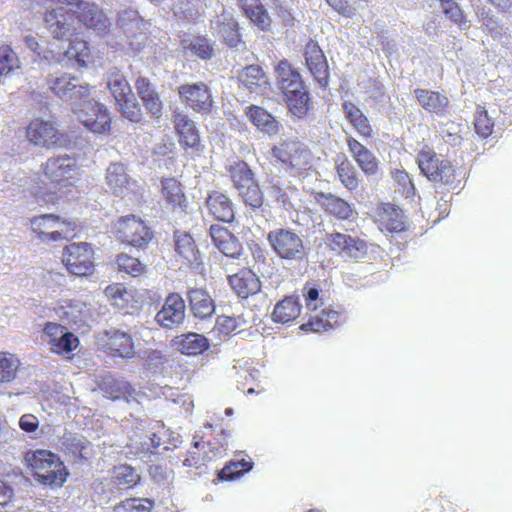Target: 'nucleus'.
Listing matches in <instances>:
<instances>
[{"label":"nucleus","instance_id":"1","mask_svg":"<svg viewBox=\"0 0 512 512\" xmlns=\"http://www.w3.org/2000/svg\"><path fill=\"white\" fill-rule=\"evenodd\" d=\"M276 85L284 96L290 112L299 118L309 110V93L300 73L283 59L275 67Z\"/></svg>","mask_w":512,"mask_h":512},{"label":"nucleus","instance_id":"2","mask_svg":"<svg viewBox=\"0 0 512 512\" xmlns=\"http://www.w3.org/2000/svg\"><path fill=\"white\" fill-rule=\"evenodd\" d=\"M227 171L243 203L254 212L263 211L264 195L250 166L244 161L237 160L227 167Z\"/></svg>","mask_w":512,"mask_h":512},{"label":"nucleus","instance_id":"3","mask_svg":"<svg viewBox=\"0 0 512 512\" xmlns=\"http://www.w3.org/2000/svg\"><path fill=\"white\" fill-rule=\"evenodd\" d=\"M267 241L277 257L287 263L307 260L309 247L303 235L292 228H276L268 232Z\"/></svg>","mask_w":512,"mask_h":512},{"label":"nucleus","instance_id":"4","mask_svg":"<svg viewBox=\"0 0 512 512\" xmlns=\"http://www.w3.org/2000/svg\"><path fill=\"white\" fill-rule=\"evenodd\" d=\"M48 88L63 102L70 103L72 109L90 96V86L77 76L68 73L49 75Z\"/></svg>","mask_w":512,"mask_h":512},{"label":"nucleus","instance_id":"5","mask_svg":"<svg viewBox=\"0 0 512 512\" xmlns=\"http://www.w3.org/2000/svg\"><path fill=\"white\" fill-rule=\"evenodd\" d=\"M417 164L421 173L436 184L451 185L454 182V168L450 161L441 159L432 150H422L417 155Z\"/></svg>","mask_w":512,"mask_h":512},{"label":"nucleus","instance_id":"6","mask_svg":"<svg viewBox=\"0 0 512 512\" xmlns=\"http://www.w3.org/2000/svg\"><path fill=\"white\" fill-rule=\"evenodd\" d=\"M114 232L122 242L140 249L147 247L153 238L152 230L134 215L119 218L114 225Z\"/></svg>","mask_w":512,"mask_h":512},{"label":"nucleus","instance_id":"7","mask_svg":"<svg viewBox=\"0 0 512 512\" xmlns=\"http://www.w3.org/2000/svg\"><path fill=\"white\" fill-rule=\"evenodd\" d=\"M38 56L49 66L59 64L62 67H87L88 63L92 61L90 48L87 42L83 40L70 42L68 49L63 53H55L52 50L44 49L38 52Z\"/></svg>","mask_w":512,"mask_h":512},{"label":"nucleus","instance_id":"8","mask_svg":"<svg viewBox=\"0 0 512 512\" xmlns=\"http://www.w3.org/2000/svg\"><path fill=\"white\" fill-rule=\"evenodd\" d=\"M72 112L92 132L104 133L110 128L111 118L107 108L89 97L75 106Z\"/></svg>","mask_w":512,"mask_h":512},{"label":"nucleus","instance_id":"9","mask_svg":"<svg viewBox=\"0 0 512 512\" xmlns=\"http://www.w3.org/2000/svg\"><path fill=\"white\" fill-rule=\"evenodd\" d=\"M180 101L202 115L212 112L214 100L210 87L202 81L182 84L177 88Z\"/></svg>","mask_w":512,"mask_h":512},{"label":"nucleus","instance_id":"10","mask_svg":"<svg viewBox=\"0 0 512 512\" xmlns=\"http://www.w3.org/2000/svg\"><path fill=\"white\" fill-rule=\"evenodd\" d=\"M94 253L89 243H71L65 247L63 261L67 270L76 276H89L94 271Z\"/></svg>","mask_w":512,"mask_h":512},{"label":"nucleus","instance_id":"11","mask_svg":"<svg viewBox=\"0 0 512 512\" xmlns=\"http://www.w3.org/2000/svg\"><path fill=\"white\" fill-rule=\"evenodd\" d=\"M272 157L292 169H305L309 164L310 151L305 144L298 140H283L271 148Z\"/></svg>","mask_w":512,"mask_h":512},{"label":"nucleus","instance_id":"12","mask_svg":"<svg viewBox=\"0 0 512 512\" xmlns=\"http://www.w3.org/2000/svg\"><path fill=\"white\" fill-rule=\"evenodd\" d=\"M186 305L178 293H169L154 320L163 329H178L185 321Z\"/></svg>","mask_w":512,"mask_h":512},{"label":"nucleus","instance_id":"13","mask_svg":"<svg viewBox=\"0 0 512 512\" xmlns=\"http://www.w3.org/2000/svg\"><path fill=\"white\" fill-rule=\"evenodd\" d=\"M32 230L39 233L43 240L58 241L68 239L75 223L60 221L53 214H45L31 220Z\"/></svg>","mask_w":512,"mask_h":512},{"label":"nucleus","instance_id":"14","mask_svg":"<svg viewBox=\"0 0 512 512\" xmlns=\"http://www.w3.org/2000/svg\"><path fill=\"white\" fill-rule=\"evenodd\" d=\"M28 140L34 145L51 148L62 147L66 144V137L60 133L51 121L35 119L26 131Z\"/></svg>","mask_w":512,"mask_h":512},{"label":"nucleus","instance_id":"15","mask_svg":"<svg viewBox=\"0 0 512 512\" xmlns=\"http://www.w3.org/2000/svg\"><path fill=\"white\" fill-rule=\"evenodd\" d=\"M325 242L343 258L358 261L367 255V243L358 237L335 232L327 234Z\"/></svg>","mask_w":512,"mask_h":512},{"label":"nucleus","instance_id":"16","mask_svg":"<svg viewBox=\"0 0 512 512\" xmlns=\"http://www.w3.org/2000/svg\"><path fill=\"white\" fill-rule=\"evenodd\" d=\"M43 20L46 29L55 39H69L75 31L73 14L63 7L46 10Z\"/></svg>","mask_w":512,"mask_h":512},{"label":"nucleus","instance_id":"17","mask_svg":"<svg viewBox=\"0 0 512 512\" xmlns=\"http://www.w3.org/2000/svg\"><path fill=\"white\" fill-rule=\"evenodd\" d=\"M43 332L54 353L68 355L79 345L77 336L60 324L47 322Z\"/></svg>","mask_w":512,"mask_h":512},{"label":"nucleus","instance_id":"18","mask_svg":"<svg viewBox=\"0 0 512 512\" xmlns=\"http://www.w3.org/2000/svg\"><path fill=\"white\" fill-rule=\"evenodd\" d=\"M137 96L148 114L159 119L163 115V101L156 86L149 78L139 75L134 83Z\"/></svg>","mask_w":512,"mask_h":512},{"label":"nucleus","instance_id":"19","mask_svg":"<svg viewBox=\"0 0 512 512\" xmlns=\"http://www.w3.org/2000/svg\"><path fill=\"white\" fill-rule=\"evenodd\" d=\"M78 19L87 28L93 29L98 34H105L109 31L111 20L95 3L82 1L77 6Z\"/></svg>","mask_w":512,"mask_h":512},{"label":"nucleus","instance_id":"20","mask_svg":"<svg viewBox=\"0 0 512 512\" xmlns=\"http://www.w3.org/2000/svg\"><path fill=\"white\" fill-rule=\"evenodd\" d=\"M306 65L321 87L329 83V71L326 57L317 42L309 41L304 50Z\"/></svg>","mask_w":512,"mask_h":512},{"label":"nucleus","instance_id":"21","mask_svg":"<svg viewBox=\"0 0 512 512\" xmlns=\"http://www.w3.org/2000/svg\"><path fill=\"white\" fill-rule=\"evenodd\" d=\"M77 172L76 160L67 154L51 157L44 165V174L56 183L73 179Z\"/></svg>","mask_w":512,"mask_h":512},{"label":"nucleus","instance_id":"22","mask_svg":"<svg viewBox=\"0 0 512 512\" xmlns=\"http://www.w3.org/2000/svg\"><path fill=\"white\" fill-rule=\"evenodd\" d=\"M212 34L220 37L228 46L236 47L240 42L238 23L230 12L223 11L210 20Z\"/></svg>","mask_w":512,"mask_h":512},{"label":"nucleus","instance_id":"23","mask_svg":"<svg viewBox=\"0 0 512 512\" xmlns=\"http://www.w3.org/2000/svg\"><path fill=\"white\" fill-rule=\"evenodd\" d=\"M105 347L113 356L132 359L136 355L135 344L130 333L116 328L105 331Z\"/></svg>","mask_w":512,"mask_h":512},{"label":"nucleus","instance_id":"24","mask_svg":"<svg viewBox=\"0 0 512 512\" xmlns=\"http://www.w3.org/2000/svg\"><path fill=\"white\" fill-rule=\"evenodd\" d=\"M209 233L213 244L225 256L239 258L243 247L238 238L232 234L226 227L213 224L210 226Z\"/></svg>","mask_w":512,"mask_h":512},{"label":"nucleus","instance_id":"25","mask_svg":"<svg viewBox=\"0 0 512 512\" xmlns=\"http://www.w3.org/2000/svg\"><path fill=\"white\" fill-rule=\"evenodd\" d=\"M376 223L382 232L388 233H399L407 227L404 212L389 203L377 209Z\"/></svg>","mask_w":512,"mask_h":512},{"label":"nucleus","instance_id":"26","mask_svg":"<svg viewBox=\"0 0 512 512\" xmlns=\"http://www.w3.org/2000/svg\"><path fill=\"white\" fill-rule=\"evenodd\" d=\"M173 123L179 136V143L185 149H196L200 144V136L195 122L184 112L175 110L173 112Z\"/></svg>","mask_w":512,"mask_h":512},{"label":"nucleus","instance_id":"27","mask_svg":"<svg viewBox=\"0 0 512 512\" xmlns=\"http://www.w3.org/2000/svg\"><path fill=\"white\" fill-rule=\"evenodd\" d=\"M172 347L183 355L197 356L210 348V341L203 334L188 332L174 337Z\"/></svg>","mask_w":512,"mask_h":512},{"label":"nucleus","instance_id":"28","mask_svg":"<svg viewBox=\"0 0 512 512\" xmlns=\"http://www.w3.org/2000/svg\"><path fill=\"white\" fill-rule=\"evenodd\" d=\"M99 389L106 397L114 401L120 399H124L127 402L137 400L136 389L123 378L104 377L99 384Z\"/></svg>","mask_w":512,"mask_h":512},{"label":"nucleus","instance_id":"29","mask_svg":"<svg viewBox=\"0 0 512 512\" xmlns=\"http://www.w3.org/2000/svg\"><path fill=\"white\" fill-rule=\"evenodd\" d=\"M206 205L211 214L216 220L232 223L235 219V208L232 200L220 191H212L208 194Z\"/></svg>","mask_w":512,"mask_h":512},{"label":"nucleus","instance_id":"30","mask_svg":"<svg viewBox=\"0 0 512 512\" xmlns=\"http://www.w3.org/2000/svg\"><path fill=\"white\" fill-rule=\"evenodd\" d=\"M315 200L322 209L340 220H348L357 214L352 204L332 193L319 192Z\"/></svg>","mask_w":512,"mask_h":512},{"label":"nucleus","instance_id":"31","mask_svg":"<svg viewBox=\"0 0 512 512\" xmlns=\"http://www.w3.org/2000/svg\"><path fill=\"white\" fill-rule=\"evenodd\" d=\"M238 81L250 93L263 94L269 87V79L259 65H248L237 74Z\"/></svg>","mask_w":512,"mask_h":512},{"label":"nucleus","instance_id":"32","mask_svg":"<svg viewBox=\"0 0 512 512\" xmlns=\"http://www.w3.org/2000/svg\"><path fill=\"white\" fill-rule=\"evenodd\" d=\"M245 114L260 132L269 137L277 135L282 128L280 122L271 113L260 106L250 105L246 107Z\"/></svg>","mask_w":512,"mask_h":512},{"label":"nucleus","instance_id":"33","mask_svg":"<svg viewBox=\"0 0 512 512\" xmlns=\"http://www.w3.org/2000/svg\"><path fill=\"white\" fill-rule=\"evenodd\" d=\"M189 308L194 317L207 319L215 312V304L209 293L202 288H191L187 291Z\"/></svg>","mask_w":512,"mask_h":512},{"label":"nucleus","instance_id":"34","mask_svg":"<svg viewBox=\"0 0 512 512\" xmlns=\"http://www.w3.org/2000/svg\"><path fill=\"white\" fill-rule=\"evenodd\" d=\"M228 280L231 288L241 298L257 294L261 289L259 278L251 270H242L229 276Z\"/></svg>","mask_w":512,"mask_h":512},{"label":"nucleus","instance_id":"35","mask_svg":"<svg viewBox=\"0 0 512 512\" xmlns=\"http://www.w3.org/2000/svg\"><path fill=\"white\" fill-rule=\"evenodd\" d=\"M25 461L32 469L36 479H38L40 474L44 473V471L50 468L55 469V467H60V458L49 450L28 451L25 454Z\"/></svg>","mask_w":512,"mask_h":512},{"label":"nucleus","instance_id":"36","mask_svg":"<svg viewBox=\"0 0 512 512\" xmlns=\"http://www.w3.org/2000/svg\"><path fill=\"white\" fill-rule=\"evenodd\" d=\"M347 145L358 166L366 175H375L378 161L371 151L353 137H348Z\"/></svg>","mask_w":512,"mask_h":512},{"label":"nucleus","instance_id":"37","mask_svg":"<svg viewBox=\"0 0 512 512\" xmlns=\"http://www.w3.org/2000/svg\"><path fill=\"white\" fill-rule=\"evenodd\" d=\"M244 15L260 30L267 31L272 19L259 0H238Z\"/></svg>","mask_w":512,"mask_h":512},{"label":"nucleus","instance_id":"38","mask_svg":"<svg viewBox=\"0 0 512 512\" xmlns=\"http://www.w3.org/2000/svg\"><path fill=\"white\" fill-rule=\"evenodd\" d=\"M175 251L191 266L200 263V252L196 247L193 237L187 232L176 231L174 233Z\"/></svg>","mask_w":512,"mask_h":512},{"label":"nucleus","instance_id":"39","mask_svg":"<svg viewBox=\"0 0 512 512\" xmlns=\"http://www.w3.org/2000/svg\"><path fill=\"white\" fill-rule=\"evenodd\" d=\"M300 312L299 298L287 296L275 305L271 317L275 323L286 324L294 321L300 315Z\"/></svg>","mask_w":512,"mask_h":512},{"label":"nucleus","instance_id":"40","mask_svg":"<svg viewBox=\"0 0 512 512\" xmlns=\"http://www.w3.org/2000/svg\"><path fill=\"white\" fill-rule=\"evenodd\" d=\"M414 94L422 108L437 115L443 114L449 105V99L436 91L416 89Z\"/></svg>","mask_w":512,"mask_h":512},{"label":"nucleus","instance_id":"41","mask_svg":"<svg viewBox=\"0 0 512 512\" xmlns=\"http://www.w3.org/2000/svg\"><path fill=\"white\" fill-rule=\"evenodd\" d=\"M106 183L112 192L122 196L130 185V177L121 163H111L106 170Z\"/></svg>","mask_w":512,"mask_h":512},{"label":"nucleus","instance_id":"42","mask_svg":"<svg viewBox=\"0 0 512 512\" xmlns=\"http://www.w3.org/2000/svg\"><path fill=\"white\" fill-rule=\"evenodd\" d=\"M162 195L173 209L179 208L184 212L187 208V198L181 184L175 178H165L161 181Z\"/></svg>","mask_w":512,"mask_h":512},{"label":"nucleus","instance_id":"43","mask_svg":"<svg viewBox=\"0 0 512 512\" xmlns=\"http://www.w3.org/2000/svg\"><path fill=\"white\" fill-rule=\"evenodd\" d=\"M107 89L114 100H121L132 93L131 86L123 72L117 67H111L105 74Z\"/></svg>","mask_w":512,"mask_h":512},{"label":"nucleus","instance_id":"44","mask_svg":"<svg viewBox=\"0 0 512 512\" xmlns=\"http://www.w3.org/2000/svg\"><path fill=\"white\" fill-rule=\"evenodd\" d=\"M342 106L346 119L358 133L364 137L371 136L372 128L364 113L352 102H344Z\"/></svg>","mask_w":512,"mask_h":512},{"label":"nucleus","instance_id":"45","mask_svg":"<svg viewBox=\"0 0 512 512\" xmlns=\"http://www.w3.org/2000/svg\"><path fill=\"white\" fill-rule=\"evenodd\" d=\"M21 69V61L8 45L0 47V85L4 84L5 79L13 75L16 71Z\"/></svg>","mask_w":512,"mask_h":512},{"label":"nucleus","instance_id":"46","mask_svg":"<svg viewBox=\"0 0 512 512\" xmlns=\"http://www.w3.org/2000/svg\"><path fill=\"white\" fill-rule=\"evenodd\" d=\"M336 171L340 182L345 188L352 191L358 187L357 172L353 164L345 155H338L336 160Z\"/></svg>","mask_w":512,"mask_h":512},{"label":"nucleus","instance_id":"47","mask_svg":"<svg viewBox=\"0 0 512 512\" xmlns=\"http://www.w3.org/2000/svg\"><path fill=\"white\" fill-rule=\"evenodd\" d=\"M123 117L133 123H140L143 120V111L140 103L136 100L133 92L124 96L121 100L115 101Z\"/></svg>","mask_w":512,"mask_h":512},{"label":"nucleus","instance_id":"48","mask_svg":"<svg viewBox=\"0 0 512 512\" xmlns=\"http://www.w3.org/2000/svg\"><path fill=\"white\" fill-rule=\"evenodd\" d=\"M87 445L88 441L84 437L70 432H65L59 440L61 450L73 455L74 457L86 458L85 450Z\"/></svg>","mask_w":512,"mask_h":512},{"label":"nucleus","instance_id":"49","mask_svg":"<svg viewBox=\"0 0 512 512\" xmlns=\"http://www.w3.org/2000/svg\"><path fill=\"white\" fill-rule=\"evenodd\" d=\"M87 310L88 309L83 302L74 300L59 306L56 312L59 318L63 321L77 324L82 320V316Z\"/></svg>","mask_w":512,"mask_h":512},{"label":"nucleus","instance_id":"50","mask_svg":"<svg viewBox=\"0 0 512 512\" xmlns=\"http://www.w3.org/2000/svg\"><path fill=\"white\" fill-rule=\"evenodd\" d=\"M20 361L12 354L0 352V384L9 383L16 378Z\"/></svg>","mask_w":512,"mask_h":512},{"label":"nucleus","instance_id":"51","mask_svg":"<svg viewBox=\"0 0 512 512\" xmlns=\"http://www.w3.org/2000/svg\"><path fill=\"white\" fill-rule=\"evenodd\" d=\"M154 501L149 498H127L117 504L115 512H150Z\"/></svg>","mask_w":512,"mask_h":512},{"label":"nucleus","instance_id":"52","mask_svg":"<svg viewBox=\"0 0 512 512\" xmlns=\"http://www.w3.org/2000/svg\"><path fill=\"white\" fill-rule=\"evenodd\" d=\"M68 475L69 473L65 465L60 460V467H55V469L50 468L44 471V473L40 474L37 481L44 485L60 487L66 481Z\"/></svg>","mask_w":512,"mask_h":512},{"label":"nucleus","instance_id":"53","mask_svg":"<svg viewBox=\"0 0 512 512\" xmlns=\"http://www.w3.org/2000/svg\"><path fill=\"white\" fill-rule=\"evenodd\" d=\"M184 49L189 50L202 60H209L213 57V45L206 37L199 36L193 38L187 45H184Z\"/></svg>","mask_w":512,"mask_h":512},{"label":"nucleus","instance_id":"54","mask_svg":"<svg viewBox=\"0 0 512 512\" xmlns=\"http://www.w3.org/2000/svg\"><path fill=\"white\" fill-rule=\"evenodd\" d=\"M116 263L120 272H124L132 277L141 275L145 269L144 264H142L138 258L127 254L118 255Z\"/></svg>","mask_w":512,"mask_h":512},{"label":"nucleus","instance_id":"55","mask_svg":"<svg viewBox=\"0 0 512 512\" xmlns=\"http://www.w3.org/2000/svg\"><path fill=\"white\" fill-rule=\"evenodd\" d=\"M142 20L137 11L126 9L118 14L117 25L123 29L125 33H134L140 29Z\"/></svg>","mask_w":512,"mask_h":512},{"label":"nucleus","instance_id":"56","mask_svg":"<svg viewBox=\"0 0 512 512\" xmlns=\"http://www.w3.org/2000/svg\"><path fill=\"white\" fill-rule=\"evenodd\" d=\"M252 466V462H247L244 459L231 461L220 471L219 476L222 480H232L249 472Z\"/></svg>","mask_w":512,"mask_h":512},{"label":"nucleus","instance_id":"57","mask_svg":"<svg viewBox=\"0 0 512 512\" xmlns=\"http://www.w3.org/2000/svg\"><path fill=\"white\" fill-rule=\"evenodd\" d=\"M295 0H273V9L283 24L288 27L294 26V5Z\"/></svg>","mask_w":512,"mask_h":512},{"label":"nucleus","instance_id":"58","mask_svg":"<svg viewBox=\"0 0 512 512\" xmlns=\"http://www.w3.org/2000/svg\"><path fill=\"white\" fill-rule=\"evenodd\" d=\"M106 295L111 299L112 305L117 308L124 310L128 308L129 301L131 299V293L127 291L124 287L115 285L108 286L106 288Z\"/></svg>","mask_w":512,"mask_h":512},{"label":"nucleus","instance_id":"59","mask_svg":"<svg viewBox=\"0 0 512 512\" xmlns=\"http://www.w3.org/2000/svg\"><path fill=\"white\" fill-rule=\"evenodd\" d=\"M474 126L477 134L481 137L486 138L491 135L494 123L485 108L481 107L477 109L474 119Z\"/></svg>","mask_w":512,"mask_h":512},{"label":"nucleus","instance_id":"60","mask_svg":"<svg viewBox=\"0 0 512 512\" xmlns=\"http://www.w3.org/2000/svg\"><path fill=\"white\" fill-rule=\"evenodd\" d=\"M302 294L308 310L314 311L323 304L319 297V289L314 283H306L302 288Z\"/></svg>","mask_w":512,"mask_h":512},{"label":"nucleus","instance_id":"61","mask_svg":"<svg viewBox=\"0 0 512 512\" xmlns=\"http://www.w3.org/2000/svg\"><path fill=\"white\" fill-rule=\"evenodd\" d=\"M115 475L120 485L133 486L140 479L139 474L131 466L127 465L118 467Z\"/></svg>","mask_w":512,"mask_h":512},{"label":"nucleus","instance_id":"62","mask_svg":"<svg viewBox=\"0 0 512 512\" xmlns=\"http://www.w3.org/2000/svg\"><path fill=\"white\" fill-rule=\"evenodd\" d=\"M326 3L338 14L346 18H353L356 15L357 7L349 0H325Z\"/></svg>","mask_w":512,"mask_h":512},{"label":"nucleus","instance_id":"63","mask_svg":"<svg viewBox=\"0 0 512 512\" xmlns=\"http://www.w3.org/2000/svg\"><path fill=\"white\" fill-rule=\"evenodd\" d=\"M270 194L285 210L293 208L287 189L281 187L278 182H271Z\"/></svg>","mask_w":512,"mask_h":512},{"label":"nucleus","instance_id":"64","mask_svg":"<svg viewBox=\"0 0 512 512\" xmlns=\"http://www.w3.org/2000/svg\"><path fill=\"white\" fill-rule=\"evenodd\" d=\"M330 320H326L323 314L315 316L311 318L307 323H304L300 326V329L303 331H312V332H322L327 331L330 328Z\"/></svg>","mask_w":512,"mask_h":512}]
</instances>
